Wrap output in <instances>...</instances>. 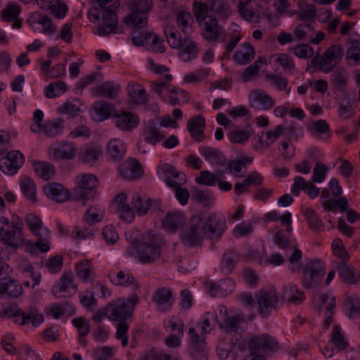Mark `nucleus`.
Returning a JSON list of instances; mask_svg holds the SVG:
<instances>
[{"mask_svg":"<svg viewBox=\"0 0 360 360\" xmlns=\"http://www.w3.org/2000/svg\"><path fill=\"white\" fill-rule=\"evenodd\" d=\"M0 318H14L15 322L20 325H25L31 322L34 326H39L43 322V315L34 307L27 309L19 307L16 303H10L4 306L0 311Z\"/></svg>","mask_w":360,"mask_h":360,"instance_id":"nucleus-1","label":"nucleus"},{"mask_svg":"<svg viewBox=\"0 0 360 360\" xmlns=\"http://www.w3.org/2000/svg\"><path fill=\"white\" fill-rule=\"evenodd\" d=\"M162 240L160 237H155L146 240L137 248H128V254L134 257L141 264H151L160 258Z\"/></svg>","mask_w":360,"mask_h":360,"instance_id":"nucleus-2","label":"nucleus"},{"mask_svg":"<svg viewBox=\"0 0 360 360\" xmlns=\"http://www.w3.org/2000/svg\"><path fill=\"white\" fill-rule=\"evenodd\" d=\"M102 9V22L98 27V34L101 36L116 32L117 17L115 11L120 6V0H96Z\"/></svg>","mask_w":360,"mask_h":360,"instance_id":"nucleus-3","label":"nucleus"},{"mask_svg":"<svg viewBox=\"0 0 360 360\" xmlns=\"http://www.w3.org/2000/svg\"><path fill=\"white\" fill-rule=\"evenodd\" d=\"M193 13L201 27L202 37L207 41L216 42L224 30L218 20L212 15L205 14L202 8H193Z\"/></svg>","mask_w":360,"mask_h":360,"instance_id":"nucleus-4","label":"nucleus"},{"mask_svg":"<svg viewBox=\"0 0 360 360\" xmlns=\"http://www.w3.org/2000/svg\"><path fill=\"white\" fill-rule=\"evenodd\" d=\"M240 15L250 22H259L268 8V0H240L237 6Z\"/></svg>","mask_w":360,"mask_h":360,"instance_id":"nucleus-5","label":"nucleus"},{"mask_svg":"<svg viewBox=\"0 0 360 360\" xmlns=\"http://www.w3.org/2000/svg\"><path fill=\"white\" fill-rule=\"evenodd\" d=\"M206 236L204 220L199 216H194L181 233V239L184 245L189 247L197 246L202 243Z\"/></svg>","mask_w":360,"mask_h":360,"instance_id":"nucleus-6","label":"nucleus"},{"mask_svg":"<svg viewBox=\"0 0 360 360\" xmlns=\"http://www.w3.org/2000/svg\"><path fill=\"white\" fill-rule=\"evenodd\" d=\"M139 301L137 295H132L127 298L128 305L124 299H118L116 302L106 305L108 317L111 321H122L129 318L133 313L135 306Z\"/></svg>","mask_w":360,"mask_h":360,"instance_id":"nucleus-7","label":"nucleus"},{"mask_svg":"<svg viewBox=\"0 0 360 360\" xmlns=\"http://www.w3.org/2000/svg\"><path fill=\"white\" fill-rule=\"evenodd\" d=\"M202 8L206 15H212L221 21H226L231 15L232 10L225 0H207L206 2L195 1L193 8Z\"/></svg>","mask_w":360,"mask_h":360,"instance_id":"nucleus-8","label":"nucleus"},{"mask_svg":"<svg viewBox=\"0 0 360 360\" xmlns=\"http://www.w3.org/2000/svg\"><path fill=\"white\" fill-rule=\"evenodd\" d=\"M216 321L221 329L228 333H237L239 330L243 331L241 325L245 323L244 318L237 314H229L224 305L219 307V312L215 315Z\"/></svg>","mask_w":360,"mask_h":360,"instance_id":"nucleus-9","label":"nucleus"},{"mask_svg":"<svg viewBox=\"0 0 360 360\" xmlns=\"http://www.w3.org/2000/svg\"><path fill=\"white\" fill-rule=\"evenodd\" d=\"M325 274L324 264L319 260L309 262L303 269L302 285L307 289L318 286Z\"/></svg>","mask_w":360,"mask_h":360,"instance_id":"nucleus-10","label":"nucleus"},{"mask_svg":"<svg viewBox=\"0 0 360 360\" xmlns=\"http://www.w3.org/2000/svg\"><path fill=\"white\" fill-rule=\"evenodd\" d=\"M0 240L11 248H17L22 245L25 243L23 231L15 229V228L8 227V218L1 217L0 218Z\"/></svg>","mask_w":360,"mask_h":360,"instance_id":"nucleus-11","label":"nucleus"},{"mask_svg":"<svg viewBox=\"0 0 360 360\" xmlns=\"http://www.w3.org/2000/svg\"><path fill=\"white\" fill-rule=\"evenodd\" d=\"M257 309L262 317H267L279 300V295L274 288L262 289L255 294Z\"/></svg>","mask_w":360,"mask_h":360,"instance_id":"nucleus-12","label":"nucleus"},{"mask_svg":"<svg viewBox=\"0 0 360 360\" xmlns=\"http://www.w3.org/2000/svg\"><path fill=\"white\" fill-rule=\"evenodd\" d=\"M98 179L94 174H86L81 176L78 188L74 191V196L82 200L84 205L86 200L94 197L93 190L97 186Z\"/></svg>","mask_w":360,"mask_h":360,"instance_id":"nucleus-13","label":"nucleus"},{"mask_svg":"<svg viewBox=\"0 0 360 360\" xmlns=\"http://www.w3.org/2000/svg\"><path fill=\"white\" fill-rule=\"evenodd\" d=\"M143 140H139L137 143V148L139 152L146 154V143L155 146L158 142L161 141L165 136L159 131L155 123L148 121L143 127Z\"/></svg>","mask_w":360,"mask_h":360,"instance_id":"nucleus-14","label":"nucleus"},{"mask_svg":"<svg viewBox=\"0 0 360 360\" xmlns=\"http://www.w3.org/2000/svg\"><path fill=\"white\" fill-rule=\"evenodd\" d=\"M204 221L206 236L212 240L219 239L227 228L225 217L217 216L216 214H210Z\"/></svg>","mask_w":360,"mask_h":360,"instance_id":"nucleus-15","label":"nucleus"},{"mask_svg":"<svg viewBox=\"0 0 360 360\" xmlns=\"http://www.w3.org/2000/svg\"><path fill=\"white\" fill-rule=\"evenodd\" d=\"M342 56L343 50L340 45H333L327 49L319 61L321 71L326 73L331 72Z\"/></svg>","mask_w":360,"mask_h":360,"instance_id":"nucleus-16","label":"nucleus"},{"mask_svg":"<svg viewBox=\"0 0 360 360\" xmlns=\"http://www.w3.org/2000/svg\"><path fill=\"white\" fill-rule=\"evenodd\" d=\"M158 174H162L165 178V181L170 187H179L186 181V175L179 172L171 165L167 163L160 164L157 169Z\"/></svg>","mask_w":360,"mask_h":360,"instance_id":"nucleus-17","label":"nucleus"},{"mask_svg":"<svg viewBox=\"0 0 360 360\" xmlns=\"http://www.w3.org/2000/svg\"><path fill=\"white\" fill-rule=\"evenodd\" d=\"M277 347L278 342L276 339L267 334L255 335L250 338L248 343V349L250 352L274 351Z\"/></svg>","mask_w":360,"mask_h":360,"instance_id":"nucleus-18","label":"nucleus"},{"mask_svg":"<svg viewBox=\"0 0 360 360\" xmlns=\"http://www.w3.org/2000/svg\"><path fill=\"white\" fill-rule=\"evenodd\" d=\"M127 201V195L124 193H121L114 198L112 207L119 213L120 218L122 221L131 222L135 217V214Z\"/></svg>","mask_w":360,"mask_h":360,"instance_id":"nucleus-19","label":"nucleus"},{"mask_svg":"<svg viewBox=\"0 0 360 360\" xmlns=\"http://www.w3.org/2000/svg\"><path fill=\"white\" fill-rule=\"evenodd\" d=\"M115 126L121 131H130L135 129L139 123L136 114L121 111L115 114Z\"/></svg>","mask_w":360,"mask_h":360,"instance_id":"nucleus-20","label":"nucleus"},{"mask_svg":"<svg viewBox=\"0 0 360 360\" xmlns=\"http://www.w3.org/2000/svg\"><path fill=\"white\" fill-rule=\"evenodd\" d=\"M179 49V58L184 62H189L196 58L200 51L198 44L188 37L183 39Z\"/></svg>","mask_w":360,"mask_h":360,"instance_id":"nucleus-21","label":"nucleus"},{"mask_svg":"<svg viewBox=\"0 0 360 360\" xmlns=\"http://www.w3.org/2000/svg\"><path fill=\"white\" fill-rule=\"evenodd\" d=\"M119 174L124 179L135 180L143 176V169L136 160H129L120 165Z\"/></svg>","mask_w":360,"mask_h":360,"instance_id":"nucleus-22","label":"nucleus"},{"mask_svg":"<svg viewBox=\"0 0 360 360\" xmlns=\"http://www.w3.org/2000/svg\"><path fill=\"white\" fill-rule=\"evenodd\" d=\"M250 105L252 108L268 110L274 105V101L271 97L264 91L256 89L250 93Z\"/></svg>","mask_w":360,"mask_h":360,"instance_id":"nucleus-23","label":"nucleus"},{"mask_svg":"<svg viewBox=\"0 0 360 360\" xmlns=\"http://www.w3.org/2000/svg\"><path fill=\"white\" fill-rule=\"evenodd\" d=\"M103 155L101 148L94 143L86 144L78 153L79 159L84 164L93 165Z\"/></svg>","mask_w":360,"mask_h":360,"instance_id":"nucleus-24","label":"nucleus"},{"mask_svg":"<svg viewBox=\"0 0 360 360\" xmlns=\"http://www.w3.org/2000/svg\"><path fill=\"white\" fill-rule=\"evenodd\" d=\"M153 300L155 303L158 311L161 312L167 311L172 306V292L169 288H158L153 295Z\"/></svg>","mask_w":360,"mask_h":360,"instance_id":"nucleus-25","label":"nucleus"},{"mask_svg":"<svg viewBox=\"0 0 360 360\" xmlns=\"http://www.w3.org/2000/svg\"><path fill=\"white\" fill-rule=\"evenodd\" d=\"M185 224L183 214L177 211L168 212L162 220V227L169 233H174Z\"/></svg>","mask_w":360,"mask_h":360,"instance_id":"nucleus-26","label":"nucleus"},{"mask_svg":"<svg viewBox=\"0 0 360 360\" xmlns=\"http://www.w3.org/2000/svg\"><path fill=\"white\" fill-rule=\"evenodd\" d=\"M77 147L72 142L62 141L58 146L53 148V156L56 160H71L77 154Z\"/></svg>","mask_w":360,"mask_h":360,"instance_id":"nucleus-27","label":"nucleus"},{"mask_svg":"<svg viewBox=\"0 0 360 360\" xmlns=\"http://www.w3.org/2000/svg\"><path fill=\"white\" fill-rule=\"evenodd\" d=\"M44 192L49 198L57 202H63L70 196L68 190L65 189L61 184L56 183H51L45 186Z\"/></svg>","mask_w":360,"mask_h":360,"instance_id":"nucleus-28","label":"nucleus"},{"mask_svg":"<svg viewBox=\"0 0 360 360\" xmlns=\"http://www.w3.org/2000/svg\"><path fill=\"white\" fill-rule=\"evenodd\" d=\"M282 298L294 305H299L305 300V294L297 285L288 284L283 288Z\"/></svg>","mask_w":360,"mask_h":360,"instance_id":"nucleus-29","label":"nucleus"},{"mask_svg":"<svg viewBox=\"0 0 360 360\" xmlns=\"http://www.w3.org/2000/svg\"><path fill=\"white\" fill-rule=\"evenodd\" d=\"M240 259L239 254L233 249L227 250L222 256L220 269L224 275L230 274Z\"/></svg>","mask_w":360,"mask_h":360,"instance_id":"nucleus-30","label":"nucleus"},{"mask_svg":"<svg viewBox=\"0 0 360 360\" xmlns=\"http://www.w3.org/2000/svg\"><path fill=\"white\" fill-rule=\"evenodd\" d=\"M93 109L96 113L95 119L98 121H103L117 113L115 105L109 102L98 101L94 103Z\"/></svg>","mask_w":360,"mask_h":360,"instance_id":"nucleus-31","label":"nucleus"},{"mask_svg":"<svg viewBox=\"0 0 360 360\" xmlns=\"http://www.w3.org/2000/svg\"><path fill=\"white\" fill-rule=\"evenodd\" d=\"M205 127V119L201 115L192 117L188 122V129L192 137L197 141H202L205 139L203 133Z\"/></svg>","mask_w":360,"mask_h":360,"instance_id":"nucleus-32","label":"nucleus"},{"mask_svg":"<svg viewBox=\"0 0 360 360\" xmlns=\"http://www.w3.org/2000/svg\"><path fill=\"white\" fill-rule=\"evenodd\" d=\"M200 153L211 164L219 167L224 166L226 164V158L217 148L204 146L200 148Z\"/></svg>","mask_w":360,"mask_h":360,"instance_id":"nucleus-33","label":"nucleus"},{"mask_svg":"<svg viewBox=\"0 0 360 360\" xmlns=\"http://www.w3.org/2000/svg\"><path fill=\"white\" fill-rule=\"evenodd\" d=\"M131 203L139 216L146 214L151 207L150 198L143 192L135 193L132 196Z\"/></svg>","mask_w":360,"mask_h":360,"instance_id":"nucleus-34","label":"nucleus"},{"mask_svg":"<svg viewBox=\"0 0 360 360\" xmlns=\"http://www.w3.org/2000/svg\"><path fill=\"white\" fill-rule=\"evenodd\" d=\"M127 92L130 100L137 105L145 104L148 101V94L146 89L138 83L127 85Z\"/></svg>","mask_w":360,"mask_h":360,"instance_id":"nucleus-35","label":"nucleus"},{"mask_svg":"<svg viewBox=\"0 0 360 360\" xmlns=\"http://www.w3.org/2000/svg\"><path fill=\"white\" fill-rule=\"evenodd\" d=\"M120 89L119 84L114 82H106L96 87L94 93L96 96L113 99L118 95Z\"/></svg>","mask_w":360,"mask_h":360,"instance_id":"nucleus-36","label":"nucleus"},{"mask_svg":"<svg viewBox=\"0 0 360 360\" xmlns=\"http://www.w3.org/2000/svg\"><path fill=\"white\" fill-rule=\"evenodd\" d=\"M109 278L111 282L117 285L127 286L133 285L135 290L139 288V285L135 282L133 275L124 271H120L117 273L111 272L109 274Z\"/></svg>","mask_w":360,"mask_h":360,"instance_id":"nucleus-37","label":"nucleus"},{"mask_svg":"<svg viewBox=\"0 0 360 360\" xmlns=\"http://www.w3.org/2000/svg\"><path fill=\"white\" fill-rule=\"evenodd\" d=\"M255 56L253 46L250 43H244L233 56L234 60L240 65L250 63Z\"/></svg>","mask_w":360,"mask_h":360,"instance_id":"nucleus-38","label":"nucleus"},{"mask_svg":"<svg viewBox=\"0 0 360 360\" xmlns=\"http://www.w3.org/2000/svg\"><path fill=\"white\" fill-rule=\"evenodd\" d=\"M32 23H37L43 27L42 33L47 35H52L57 31L56 26L53 25L51 18L44 14L34 13L31 18Z\"/></svg>","mask_w":360,"mask_h":360,"instance_id":"nucleus-39","label":"nucleus"},{"mask_svg":"<svg viewBox=\"0 0 360 360\" xmlns=\"http://www.w3.org/2000/svg\"><path fill=\"white\" fill-rule=\"evenodd\" d=\"M126 146L120 139H115L108 143L107 153L113 160H120L125 155Z\"/></svg>","mask_w":360,"mask_h":360,"instance_id":"nucleus-40","label":"nucleus"},{"mask_svg":"<svg viewBox=\"0 0 360 360\" xmlns=\"http://www.w3.org/2000/svg\"><path fill=\"white\" fill-rule=\"evenodd\" d=\"M20 190L24 196L27 199L35 202L37 201L36 184L30 176H22L20 180Z\"/></svg>","mask_w":360,"mask_h":360,"instance_id":"nucleus-41","label":"nucleus"},{"mask_svg":"<svg viewBox=\"0 0 360 360\" xmlns=\"http://www.w3.org/2000/svg\"><path fill=\"white\" fill-rule=\"evenodd\" d=\"M127 6L130 11L148 16L153 8V1L152 0H129Z\"/></svg>","mask_w":360,"mask_h":360,"instance_id":"nucleus-42","label":"nucleus"},{"mask_svg":"<svg viewBox=\"0 0 360 360\" xmlns=\"http://www.w3.org/2000/svg\"><path fill=\"white\" fill-rule=\"evenodd\" d=\"M233 285L234 283L233 281L230 278H226L218 283L212 285L210 292L213 297H224L232 292Z\"/></svg>","mask_w":360,"mask_h":360,"instance_id":"nucleus-43","label":"nucleus"},{"mask_svg":"<svg viewBox=\"0 0 360 360\" xmlns=\"http://www.w3.org/2000/svg\"><path fill=\"white\" fill-rule=\"evenodd\" d=\"M324 211L336 212L339 208L340 212H345L348 207V201L345 196H340L338 199L326 200L321 202Z\"/></svg>","mask_w":360,"mask_h":360,"instance_id":"nucleus-44","label":"nucleus"},{"mask_svg":"<svg viewBox=\"0 0 360 360\" xmlns=\"http://www.w3.org/2000/svg\"><path fill=\"white\" fill-rule=\"evenodd\" d=\"M124 22L130 28L140 30L147 26L148 16L131 11L124 18Z\"/></svg>","mask_w":360,"mask_h":360,"instance_id":"nucleus-45","label":"nucleus"},{"mask_svg":"<svg viewBox=\"0 0 360 360\" xmlns=\"http://www.w3.org/2000/svg\"><path fill=\"white\" fill-rule=\"evenodd\" d=\"M25 221L30 231L35 236L41 234L44 229H48L43 226V221L41 218L34 213L27 214L25 217Z\"/></svg>","mask_w":360,"mask_h":360,"instance_id":"nucleus-46","label":"nucleus"},{"mask_svg":"<svg viewBox=\"0 0 360 360\" xmlns=\"http://www.w3.org/2000/svg\"><path fill=\"white\" fill-rule=\"evenodd\" d=\"M348 77V73L345 70L336 69L331 75V83L333 86L340 91H344L347 86Z\"/></svg>","mask_w":360,"mask_h":360,"instance_id":"nucleus-47","label":"nucleus"},{"mask_svg":"<svg viewBox=\"0 0 360 360\" xmlns=\"http://www.w3.org/2000/svg\"><path fill=\"white\" fill-rule=\"evenodd\" d=\"M74 276L71 271L64 272L57 285L53 289V292L56 295L58 292H65L70 288H75L76 285L73 283Z\"/></svg>","mask_w":360,"mask_h":360,"instance_id":"nucleus-48","label":"nucleus"},{"mask_svg":"<svg viewBox=\"0 0 360 360\" xmlns=\"http://www.w3.org/2000/svg\"><path fill=\"white\" fill-rule=\"evenodd\" d=\"M314 34V27L309 23H300L293 30V37L298 40L309 41Z\"/></svg>","mask_w":360,"mask_h":360,"instance_id":"nucleus-49","label":"nucleus"},{"mask_svg":"<svg viewBox=\"0 0 360 360\" xmlns=\"http://www.w3.org/2000/svg\"><path fill=\"white\" fill-rule=\"evenodd\" d=\"M37 175L45 181L49 180L55 174V167L50 163L39 162L34 164Z\"/></svg>","mask_w":360,"mask_h":360,"instance_id":"nucleus-50","label":"nucleus"},{"mask_svg":"<svg viewBox=\"0 0 360 360\" xmlns=\"http://www.w3.org/2000/svg\"><path fill=\"white\" fill-rule=\"evenodd\" d=\"M193 16L188 12L180 11L176 16L178 27L184 33L188 34L192 32Z\"/></svg>","mask_w":360,"mask_h":360,"instance_id":"nucleus-51","label":"nucleus"},{"mask_svg":"<svg viewBox=\"0 0 360 360\" xmlns=\"http://www.w3.org/2000/svg\"><path fill=\"white\" fill-rule=\"evenodd\" d=\"M351 45L347 51V57L355 62L360 60V36L358 34L350 37Z\"/></svg>","mask_w":360,"mask_h":360,"instance_id":"nucleus-52","label":"nucleus"},{"mask_svg":"<svg viewBox=\"0 0 360 360\" xmlns=\"http://www.w3.org/2000/svg\"><path fill=\"white\" fill-rule=\"evenodd\" d=\"M104 217V211L100 207H91L84 214V221L92 226L101 221Z\"/></svg>","mask_w":360,"mask_h":360,"instance_id":"nucleus-53","label":"nucleus"},{"mask_svg":"<svg viewBox=\"0 0 360 360\" xmlns=\"http://www.w3.org/2000/svg\"><path fill=\"white\" fill-rule=\"evenodd\" d=\"M75 270L77 277L84 281L93 278L94 273L92 272L91 264L88 260H83L78 263L76 265Z\"/></svg>","mask_w":360,"mask_h":360,"instance_id":"nucleus-54","label":"nucleus"},{"mask_svg":"<svg viewBox=\"0 0 360 360\" xmlns=\"http://www.w3.org/2000/svg\"><path fill=\"white\" fill-rule=\"evenodd\" d=\"M63 126L60 120H53L46 122L41 131L48 137H54L62 133Z\"/></svg>","mask_w":360,"mask_h":360,"instance_id":"nucleus-55","label":"nucleus"},{"mask_svg":"<svg viewBox=\"0 0 360 360\" xmlns=\"http://www.w3.org/2000/svg\"><path fill=\"white\" fill-rule=\"evenodd\" d=\"M165 34L167 39V42L173 49H177L181 46L183 39L179 36V32L172 25H167L165 28Z\"/></svg>","mask_w":360,"mask_h":360,"instance_id":"nucleus-56","label":"nucleus"},{"mask_svg":"<svg viewBox=\"0 0 360 360\" xmlns=\"http://www.w3.org/2000/svg\"><path fill=\"white\" fill-rule=\"evenodd\" d=\"M304 215L307 221L309 228L314 231H319L323 226L321 220L316 214L314 210L307 208L303 210Z\"/></svg>","mask_w":360,"mask_h":360,"instance_id":"nucleus-57","label":"nucleus"},{"mask_svg":"<svg viewBox=\"0 0 360 360\" xmlns=\"http://www.w3.org/2000/svg\"><path fill=\"white\" fill-rule=\"evenodd\" d=\"M252 135V133L250 131L236 129L228 134V138L231 143L244 144Z\"/></svg>","mask_w":360,"mask_h":360,"instance_id":"nucleus-58","label":"nucleus"},{"mask_svg":"<svg viewBox=\"0 0 360 360\" xmlns=\"http://www.w3.org/2000/svg\"><path fill=\"white\" fill-rule=\"evenodd\" d=\"M337 269L340 277L349 283L355 282L353 267L349 266L347 262H341L337 264Z\"/></svg>","mask_w":360,"mask_h":360,"instance_id":"nucleus-59","label":"nucleus"},{"mask_svg":"<svg viewBox=\"0 0 360 360\" xmlns=\"http://www.w3.org/2000/svg\"><path fill=\"white\" fill-rule=\"evenodd\" d=\"M20 13V7L18 5L9 3L1 11L2 20L5 22L15 20Z\"/></svg>","mask_w":360,"mask_h":360,"instance_id":"nucleus-60","label":"nucleus"},{"mask_svg":"<svg viewBox=\"0 0 360 360\" xmlns=\"http://www.w3.org/2000/svg\"><path fill=\"white\" fill-rule=\"evenodd\" d=\"M331 342L335 344L336 349L342 350L348 347L347 342L341 332V328L339 326H333V333L331 335Z\"/></svg>","mask_w":360,"mask_h":360,"instance_id":"nucleus-61","label":"nucleus"},{"mask_svg":"<svg viewBox=\"0 0 360 360\" xmlns=\"http://www.w3.org/2000/svg\"><path fill=\"white\" fill-rule=\"evenodd\" d=\"M5 283V294L11 298H17L22 293L21 285L15 280L11 279Z\"/></svg>","mask_w":360,"mask_h":360,"instance_id":"nucleus-62","label":"nucleus"},{"mask_svg":"<svg viewBox=\"0 0 360 360\" xmlns=\"http://www.w3.org/2000/svg\"><path fill=\"white\" fill-rule=\"evenodd\" d=\"M58 111L62 114L75 116L80 111V101L77 99L71 101H67L63 105L58 108Z\"/></svg>","mask_w":360,"mask_h":360,"instance_id":"nucleus-63","label":"nucleus"},{"mask_svg":"<svg viewBox=\"0 0 360 360\" xmlns=\"http://www.w3.org/2000/svg\"><path fill=\"white\" fill-rule=\"evenodd\" d=\"M273 7L276 13L281 16L285 15L292 16L295 13L294 11H292L291 5L287 0H275Z\"/></svg>","mask_w":360,"mask_h":360,"instance_id":"nucleus-64","label":"nucleus"}]
</instances>
